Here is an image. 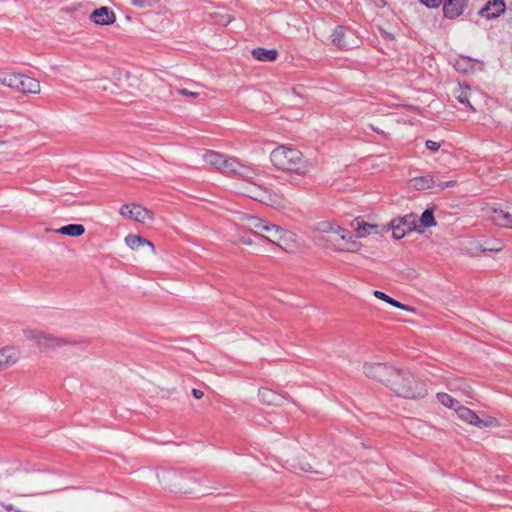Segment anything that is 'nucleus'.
I'll use <instances>...</instances> for the list:
<instances>
[{
    "instance_id": "nucleus-1",
    "label": "nucleus",
    "mask_w": 512,
    "mask_h": 512,
    "mask_svg": "<svg viewBox=\"0 0 512 512\" xmlns=\"http://www.w3.org/2000/svg\"><path fill=\"white\" fill-rule=\"evenodd\" d=\"M37 478L36 474L20 467L12 472L6 470L4 474L0 475V506L6 511L21 512L13 504L3 499L30 497L46 493V490L37 485Z\"/></svg>"
},
{
    "instance_id": "nucleus-2",
    "label": "nucleus",
    "mask_w": 512,
    "mask_h": 512,
    "mask_svg": "<svg viewBox=\"0 0 512 512\" xmlns=\"http://www.w3.org/2000/svg\"><path fill=\"white\" fill-rule=\"evenodd\" d=\"M270 160L275 168L297 176H305L309 172V163L296 148L278 146L271 152Z\"/></svg>"
},
{
    "instance_id": "nucleus-3",
    "label": "nucleus",
    "mask_w": 512,
    "mask_h": 512,
    "mask_svg": "<svg viewBox=\"0 0 512 512\" xmlns=\"http://www.w3.org/2000/svg\"><path fill=\"white\" fill-rule=\"evenodd\" d=\"M389 386L397 395L404 398H424L427 394L422 381L417 380L410 372L399 369L397 375H393Z\"/></svg>"
},
{
    "instance_id": "nucleus-4",
    "label": "nucleus",
    "mask_w": 512,
    "mask_h": 512,
    "mask_svg": "<svg viewBox=\"0 0 512 512\" xmlns=\"http://www.w3.org/2000/svg\"><path fill=\"white\" fill-rule=\"evenodd\" d=\"M157 477L165 489L175 493H191L196 483L191 473L172 468L160 469Z\"/></svg>"
},
{
    "instance_id": "nucleus-5",
    "label": "nucleus",
    "mask_w": 512,
    "mask_h": 512,
    "mask_svg": "<svg viewBox=\"0 0 512 512\" xmlns=\"http://www.w3.org/2000/svg\"><path fill=\"white\" fill-rule=\"evenodd\" d=\"M317 244L335 251H356L360 246L358 242L353 240L351 232L339 225L328 234H323V237H318Z\"/></svg>"
},
{
    "instance_id": "nucleus-6",
    "label": "nucleus",
    "mask_w": 512,
    "mask_h": 512,
    "mask_svg": "<svg viewBox=\"0 0 512 512\" xmlns=\"http://www.w3.org/2000/svg\"><path fill=\"white\" fill-rule=\"evenodd\" d=\"M24 336L26 339L34 341L41 351L53 350L68 343L64 339L54 337L37 329L24 330Z\"/></svg>"
},
{
    "instance_id": "nucleus-7",
    "label": "nucleus",
    "mask_w": 512,
    "mask_h": 512,
    "mask_svg": "<svg viewBox=\"0 0 512 512\" xmlns=\"http://www.w3.org/2000/svg\"><path fill=\"white\" fill-rule=\"evenodd\" d=\"M363 369L367 377L387 385L390 384L393 375H397V368L386 363H365Z\"/></svg>"
},
{
    "instance_id": "nucleus-8",
    "label": "nucleus",
    "mask_w": 512,
    "mask_h": 512,
    "mask_svg": "<svg viewBox=\"0 0 512 512\" xmlns=\"http://www.w3.org/2000/svg\"><path fill=\"white\" fill-rule=\"evenodd\" d=\"M416 229V215L408 214L391 221L388 230H392L395 239H402L406 234Z\"/></svg>"
},
{
    "instance_id": "nucleus-9",
    "label": "nucleus",
    "mask_w": 512,
    "mask_h": 512,
    "mask_svg": "<svg viewBox=\"0 0 512 512\" xmlns=\"http://www.w3.org/2000/svg\"><path fill=\"white\" fill-rule=\"evenodd\" d=\"M331 42L336 47L345 50L352 49L357 45L353 31L342 25L334 29L331 34Z\"/></svg>"
},
{
    "instance_id": "nucleus-10",
    "label": "nucleus",
    "mask_w": 512,
    "mask_h": 512,
    "mask_svg": "<svg viewBox=\"0 0 512 512\" xmlns=\"http://www.w3.org/2000/svg\"><path fill=\"white\" fill-rule=\"evenodd\" d=\"M120 214L123 217L141 222L143 224H146L153 220V213L138 205V204H124L120 208Z\"/></svg>"
},
{
    "instance_id": "nucleus-11",
    "label": "nucleus",
    "mask_w": 512,
    "mask_h": 512,
    "mask_svg": "<svg viewBox=\"0 0 512 512\" xmlns=\"http://www.w3.org/2000/svg\"><path fill=\"white\" fill-rule=\"evenodd\" d=\"M506 10V4L504 0H488L483 8H481L478 14L487 19L492 20L498 18Z\"/></svg>"
},
{
    "instance_id": "nucleus-12",
    "label": "nucleus",
    "mask_w": 512,
    "mask_h": 512,
    "mask_svg": "<svg viewBox=\"0 0 512 512\" xmlns=\"http://www.w3.org/2000/svg\"><path fill=\"white\" fill-rule=\"evenodd\" d=\"M292 238V234L277 225L268 228V235L263 236L262 240L265 239L281 248H285L288 241Z\"/></svg>"
},
{
    "instance_id": "nucleus-13",
    "label": "nucleus",
    "mask_w": 512,
    "mask_h": 512,
    "mask_svg": "<svg viewBox=\"0 0 512 512\" xmlns=\"http://www.w3.org/2000/svg\"><path fill=\"white\" fill-rule=\"evenodd\" d=\"M468 0H443V14L448 19L458 18L464 11Z\"/></svg>"
},
{
    "instance_id": "nucleus-14",
    "label": "nucleus",
    "mask_w": 512,
    "mask_h": 512,
    "mask_svg": "<svg viewBox=\"0 0 512 512\" xmlns=\"http://www.w3.org/2000/svg\"><path fill=\"white\" fill-rule=\"evenodd\" d=\"M90 20L97 25H110L115 22L116 16L111 9L102 6L90 14Z\"/></svg>"
},
{
    "instance_id": "nucleus-15",
    "label": "nucleus",
    "mask_w": 512,
    "mask_h": 512,
    "mask_svg": "<svg viewBox=\"0 0 512 512\" xmlns=\"http://www.w3.org/2000/svg\"><path fill=\"white\" fill-rule=\"evenodd\" d=\"M19 78L16 82L15 89L18 92L22 93H39L40 92V82L32 77L26 76L24 74H19Z\"/></svg>"
},
{
    "instance_id": "nucleus-16",
    "label": "nucleus",
    "mask_w": 512,
    "mask_h": 512,
    "mask_svg": "<svg viewBox=\"0 0 512 512\" xmlns=\"http://www.w3.org/2000/svg\"><path fill=\"white\" fill-rule=\"evenodd\" d=\"M455 411L461 420L469 424L475 425L479 428L488 426L487 422L480 419L479 416L474 411L467 407L458 406L457 408H455Z\"/></svg>"
},
{
    "instance_id": "nucleus-17",
    "label": "nucleus",
    "mask_w": 512,
    "mask_h": 512,
    "mask_svg": "<svg viewBox=\"0 0 512 512\" xmlns=\"http://www.w3.org/2000/svg\"><path fill=\"white\" fill-rule=\"evenodd\" d=\"M259 399L262 403L272 406H280L284 403L285 397L270 388H260Z\"/></svg>"
},
{
    "instance_id": "nucleus-18",
    "label": "nucleus",
    "mask_w": 512,
    "mask_h": 512,
    "mask_svg": "<svg viewBox=\"0 0 512 512\" xmlns=\"http://www.w3.org/2000/svg\"><path fill=\"white\" fill-rule=\"evenodd\" d=\"M490 219L499 227L512 229V215L502 209H493Z\"/></svg>"
},
{
    "instance_id": "nucleus-19",
    "label": "nucleus",
    "mask_w": 512,
    "mask_h": 512,
    "mask_svg": "<svg viewBox=\"0 0 512 512\" xmlns=\"http://www.w3.org/2000/svg\"><path fill=\"white\" fill-rule=\"evenodd\" d=\"M436 175H424L415 177L411 180V185L416 190H426L436 185Z\"/></svg>"
},
{
    "instance_id": "nucleus-20",
    "label": "nucleus",
    "mask_w": 512,
    "mask_h": 512,
    "mask_svg": "<svg viewBox=\"0 0 512 512\" xmlns=\"http://www.w3.org/2000/svg\"><path fill=\"white\" fill-rule=\"evenodd\" d=\"M252 56L259 61L270 62L275 61L278 57V51L276 49H266L258 47L252 50Z\"/></svg>"
},
{
    "instance_id": "nucleus-21",
    "label": "nucleus",
    "mask_w": 512,
    "mask_h": 512,
    "mask_svg": "<svg viewBox=\"0 0 512 512\" xmlns=\"http://www.w3.org/2000/svg\"><path fill=\"white\" fill-rule=\"evenodd\" d=\"M356 222V230H357V237L363 238L369 234H377L379 233V226L374 224H369L364 221H359L358 219L355 220Z\"/></svg>"
},
{
    "instance_id": "nucleus-22",
    "label": "nucleus",
    "mask_w": 512,
    "mask_h": 512,
    "mask_svg": "<svg viewBox=\"0 0 512 512\" xmlns=\"http://www.w3.org/2000/svg\"><path fill=\"white\" fill-rule=\"evenodd\" d=\"M470 95H471V89L469 86H463L459 84V87L456 92V98L457 100L468 107L470 110L475 111L474 107L470 103Z\"/></svg>"
},
{
    "instance_id": "nucleus-23",
    "label": "nucleus",
    "mask_w": 512,
    "mask_h": 512,
    "mask_svg": "<svg viewBox=\"0 0 512 512\" xmlns=\"http://www.w3.org/2000/svg\"><path fill=\"white\" fill-rule=\"evenodd\" d=\"M17 360L15 351L11 348L0 350V368H6L14 364Z\"/></svg>"
},
{
    "instance_id": "nucleus-24",
    "label": "nucleus",
    "mask_w": 512,
    "mask_h": 512,
    "mask_svg": "<svg viewBox=\"0 0 512 512\" xmlns=\"http://www.w3.org/2000/svg\"><path fill=\"white\" fill-rule=\"evenodd\" d=\"M84 232L85 228L81 224H68L57 230V233L71 237L81 236Z\"/></svg>"
},
{
    "instance_id": "nucleus-25",
    "label": "nucleus",
    "mask_w": 512,
    "mask_h": 512,
    "mask_svg": "<svg viewBox=\"0 0 512 512\" xmlns=\"http://www.w3.org/2000/svg\"><path fill=\"white\" fill-rule=\"evenodd\" d=\"M224 159H225V156L223 154L217 153L215 151H207L204 154V161L207 164L214 166L218 169H221V167L224 163Z\"/></svg>"
},
{
    "instance_id": "nucleus-26",
    "label": "nucleus",
    "mask_w": 512,
    "mask_h": 512,
    "mask_svg": "<svg viewBox=\"0 0 512 512\" xmlns=\"http://www.w3.org/2000/svg\"><path fill=\"white\" fill-rule=\"evenodd\" d=\"M248 228L251 230L252 236L258 240H262L263 235L260 229L264 228V220L258 217H250L248 219Z\"/></svg>"
},
{
    "instance_id": "nucleus-27",
    "label": "nucleus",
    "mask_w": 512,
    "mask_h": 512,
    "mask_svg": "<svg viewBox=\"0 0 512 512\" xmlns=\"http://www.w3.org/2000/svg\"><path fill=\"white\" fill-rule=\"evenodd\" d=\"M125 242L131 249H138L142 245H148L154 249V245L150 241L137 235H128L125 238Z\"/></svg>"
},
{
    "instance_id": "nucleus-28",
    "label": "nucleus",
    "mask_w": 512,
    "mask_h": 512,
    "mask_svg": "<svg viewBox=\"0 0 512 512\" xmlns=\"http://www.w3.org/2000/svg\"><path fill=\"white\" fill-rule=\"evenodd\" d=\"M374 295H375L376 298L389 303L393 307H396V308H399V309H402V310H407V311H412L413 310L412 308H410V307L400 303L399 301L393 299L392 297H390L389 295L385 294L382 291L375 290L374 291Z\"/></svg>"
},
{
    "instance_id": "nucleus-29",
    "label": "nucleus",
    "mask_w": 512,
    "mask_h": 512,
    "mask_svg": "<svg viewBox=\"0 0 512 512\" xmlns=\"http://www.w3.org/2000/svg\"><path fill=\"white\" fill-rule=\"evenodd\" d=\"M20 73H6L0 72V84L15 89L16 82L19 78Z\"/></svg>"
},
{
    "instance_id": "nucleus-30",
    "label": "nucleus",
    "mask_w": 512,
    "mask_h": 512,
    "mask_svg": "<svg viewBox=\"0 0 512 512\" xmlns=\"http://www.w3.org/2000/svg\"><path fill=\"white\" fill-rule=\"evenodd\" d=\"M241 163L235 158L224 159L221 170L225 173L238 174Z\"/></svg>"
},
{
    "instance_id": "nucleus-31",
    "label": "nucleus",
    "mask_w": 512,
    "mask_h": 512,
    "mask_svg": "<svg viewBox=\"0 0 512 512\" xmlns=\"http://www.w3.org/2000/svg\"><path fill=\"white\" fill-rule=\"evenodd\" d=\"M436 396H437L438 401L445 407L455 409L459 405V402L456 399L452 398L447 393L439 392V393H437Z\"/></svg>"
},
{
    "instance_id": "nucleus-32",
    "label": "nucleus",
    "mask_w": 512,
    "mask_h": 512,
    "mask_svg": "<svg viewBox=\"0 0 512 512\" xmlns=\"http://www.w3.org/2000/svg\"><path fill=\"white\" fill-rule=\"evenodd\" d=\"M237 175L243 180L250 182L256 177L257 172L254 168L241 164Z\"/></svg>"
},
{
    "instance_id": "nucleus-33",
    "label": "nucleus",
    "mask_w": 512,
    "mask_h": 512,
    "mask_svg": "<svg viewBox=\"0 0 512 512\" xmlns=\"http://www.w3.org/2000/svg\"><path fill=\"white\" fill-rule=\"evenodd\" d=\"M421 226L425 228L433 227L436 225V221L434 218L433 210L432 209H426L420 218Z\"/></svg>"
},
{
    "instance_id": "nucleus-34",
    "label": "nucleus",
    "mask_w": 512,
    "mask_h": 512,
    "mask_svg": "<svg viewBox=\"0 0 512 512\" xmlns=\"http://www.w3.org/2000/svg\"><path fill=\"white\" fill-rule=\"evenodd\" d=\"M337 226L338 225L336 223H332V222L319 223V225H318L319 236L318 237H323V234H328L329 232L336 229Z\"/></svg>"
},
{
    "instance_id": "nucleus-35",
    "label": "nucleus",
    "mask_w": 512,
    "mask_h": 512,
    "mask_svg": "<svg viewBox=\"0 0 512 512\" xmlns=\"http://www.w3.org/2000/svg\"><path fill=\"white\" fill-rule=\"evenodd\" d=\"M131 4L139 7V8H145V7H152L155 4L158 3L159 0H130Z\"/></svg>"
},
{
    "instance_id": "nucleus-36",
    "label": "nucleus",
    "mask_w": 512,
    "mask_h": 512,
    "mask_svg": "<svg viewBox=\"0 0 512 512\" xmlns=\"http://www.w3.org/2000/svg\"><path fill=\"white\" fill-rule=\"evenodd\" d=\"M504 248V244L499 241V240H496L492 243H488L487 246L483 247V251H495V252H498V251H501L502 249Z\"/></svg>"
},
{
    "instance_id": "nucleus-37",
    "label": "nucleus",
    "mask_w": 512,
    "mask_h": 512,
    "mask_svg": "<svg viewBox=\"0 0 512 512\" xmlns=\"http://www.w3.org/2000/svg\"><path fill=\"white\" fill-rule=\"evenodd\" d=\"M261 193H262V189H261V187H260V186H257V185L252 184V186L250 187V190H249V192L247 193V195H248L250 198L258 199L259 197H261Z\"/></svg>"
},
{
    "instance_id": "nucleus-38",
    "label": "nucleus",
    "mask_w": 512,
    "mask_h": 512,
    "mask_svg": "<svg viewBox=\"0 0 512 512\" xmlns=\"http://www.w3.org/2000/svg\"><path fill=\"white\" fill-rule=\"evenodd\" d=\"M457 185V181L455 180H450V181H445V182H438L436 180V185L440 190H445L447 188H453Z\"/></svg>"
},
{
    "instance_id": "nucleus-39",
    "label": "nucleus",
    "mask_w": 512,
    "mask_h": 512,
    "mask_svg": "<svg viewBox=\"0 0 512 512\" xmlns=\"http://www.w3.org/2000/svg\"><path fill=\"white\" fill-rule=\"evenodd\" d=\"M427 8H438L443 0H419Z\"/></svg>"
},
{
    "instance_id": "nucleus-40",
    "label": "nucleus",
    "mask_w": 512,
    "mask_h": 512,
    "mask_svg": "<svg viewBox=\"0 0 512 512\" xmlns=\"http://www.w3.org/2000/svg\"><path fill=\"white\" fill-rule=\"evenodd\" d=\"M232 19L233 18H232L231 15L225 14V15H220L219 19H217L216 22L219 25L226 26V25H228L232 21Z\"/></svg>"
},
{
    "instance_id": "nucleus-41",
    "label": "nucleus",
    "mask_w": 512,
    "mask_h": 512,
    "mask_svg": "<svg viewBox=\"0 0 512 512\" xmlns=\"http://www.w3.org/2000/svg\"><path fill=\"white\" fill-rule=\"evenodd\" d=\"M425 146L430 151L435 152V151L439 150V148L441 147V144L439 142H436V141H433V140H427L425 142Z\"/></svg>"
},
{
    "instance_id": "nucleus-42",
    "label": "nucleus",
    "mask_w": 512,
    "mask_h": 512,
    "mask_svg": "<svg viewBox=\"0 0 512 512\" xmlns=\"http://www.w3.org/2000/svg\"><path fill=\"white\" fill-rule=\"evenodd\" d=\"M302 177L303 176H298V177L292 176L291 179L289 180V182L294 186L303 187L306 184V182Z\"/></svg>"
},
{
    "instance_id": "nucleus-43",
    "label": "nucleus",
    "mask_w": 512,
    "mask_h": 512,
    "mask_svg": "<svg viewBox=\"0 0 512 512\" xmlns=\"http://www.w3.org/2000/svg\"><path fill=\"white\" fill-rule=\"evenodd\" d=\"M178 92L181 95L190 96V97H194V98L199 96L198 92L189 91L188 89H185V88L179 89Z\"/></svg>"
},
{
    "instance_id": "nucleus-44",
    "label": "nucleus",
    "mask_w": 512,
    "mask_h": 512,
    "mask_svg": "<svg viewBox=\"0 0 512 512\" xmlns=\"http://www.w3.org/2000/svg\"><path fill=\"white\" fill-rule=\"evenodd\" d=\"M240 242L245 244V245H251L254 243V240L251 236L249 235H244L240 238Z\"/></svg>"
},
{
    "instance_id": "nucleus-45",
    "label": "nucleus",
    "mask_w": 512,
    "mask_h": 512,
    "mask_svg": "<svg viewBox=\"0 0 512 512\" xmlns=\"http://www.w3.org/2000/svg\"><path fill=\"white\" fill-rule=\"evenodd\" d=\"M192 395L197 398V399H200L203 397L204 393L203 391L199 390V389H192Z\"/></svg>"
},
{
    "instance_id": "nucleus-46",
    "label": "nucleus",
    "mask_w": 512,
    "mask_h": 512,
    "mask_svg": "<svg viewBox=\"0 0 512 512\" xmlns=\"http://www.w3.org/2000/svg\"><path fill=\"white\" fill-rule=\"evenodd\" d=\"M271 226H273V224L267 222L264 220V228L260 229V232H266L268 234V228H270Z\"/></svg>"
}]
</instances>
